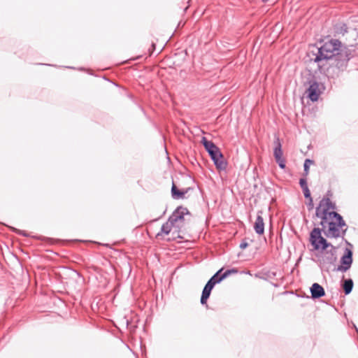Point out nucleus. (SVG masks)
<instances>
[{"label":"nucleus","mask_w":358,"mask_h":358,"mask_svg":"<svg viewBox=\"0 0 358 358\" xmlns=\"http://www.w3.org/2000/svg\"><path fill=\"white\" fill-rule=\"evenodd\" d=\"M299 184H300V186L302 188V189H303V188L308 187L307 181H306V179H305V178H301L299 180Z\"/></svg>","instance_id":"19"},{"label":"nucleus","mask_w":358,"mask_h":358,"mask_svg":"<svg viewBox=\"0 0 358 358\" xmlns=\"http://www.w3.org/2000/svg\"><path fill=\"white\" fill-rule=\"evenodd\" d=\"M210 292L211 291L209 289H207L205 287L203 288L201 297V303L202 305L206 304L207 300L210 295Z\"/></svg>","instance_id":"14"},{"label":"nucleus","mask_w":358,"mask_h":358,"mask_svg":"<svg viewBox=\"0 0 358 358\" xmlns=\"http://www.w3.org/2000/svg\"><path fill=\"white\" fill-rule=\"evenodd\" d=\"M222 271V268L220 269L215 275L210 278L215 279L213 282H216V284L224 280V278H222V273L221 274Z\"/></svg>","instance_id":"15"},{"label":"nucleus","mask_w":358,"mask_h":358,"mask_svg":"<svg viewBox=\"0 0 358 358\" xmlns=\"http://www.w3.org/2000/svg\"><path fill=\"white\" fill-rule=\"evenodd\" d=\"M173 228L175 229L173 224L168 220V221L162 226L161 233H158L157 236H159L162 234L168 235Z\"/></svg>","instance_id":"11"},{"label":"nucleus","mask_w":358,"mask_h":358,"mask_svg":"<svg viewBox=\"0 0 358 358\" xmlns=\"http://www.w3.org/2000/svg\"><path fill=\"white\" fill-rule=\"evenodd\" d=\"M324 89V87L322 84L316 81H313L310 83L306 91L307 96L312 101H317L320 97V95L322 93Z\"/></svg>","instance_id":"6"},{"label":"nucleus","mask_w":358,"mask_h":358,"mask_svg":"<svg viewBox=\"0 0 358 358\" xmlns=\"http://www.w3.org/2000/svg\"><path fill=\"white\" fill-rule=\"evenodd\" d=\"M303 194H304L305 198H306V199H310L311 198L310 192V190L308 189V187H306V188H303Z\"/></svg>","instance_id":"20"},{"label":"nucleus","mask_w":358,"mask_h":358,"mask_svg":"<svg viewBox=\"0 0 358 358\" xmlns=\"http://www.w3.org/2000/svg\"><path fill=\"white\" fill-rule=\"evenodd\" d=\"M152 47L153 49H155V45L154 43H152Z\"/></svg>","instance_id":"25"},{"label":"nucleus","mask_w":358,"mask_h":358,"mask_svg":"<svg viewBox=\"0 0 358 358\" xmlns=\"http://www.w3.org/2000/svg\"><path fill=\"white\" fill-rule=\"evenodd\" d=\"M15 231H17V234H22V235H23L24 236H27V234H26V233H24V232H23V231H20V230H16V229H15Z\"/></svg>","instance_id":"24"},{"label":"nucleus","mask_w":358,"mask_h":358,"mask_svg":"<svg viewBox=\"0 0 358 358\" xmlns=\"http://www.w3.org/2000/svg\"><path fill=\"white\" fill-rule=\"evenodd\" d=\"M248 243H241V245H240V248L241 249H245L248 247Z\"/></svg>","instance_id":"23"},{"label":"nucleus","mask_w":358,"mask_h":358,"mask_svg":"<svg viewBox=\"0 0 358 358\" xmlns=\"http://www.w3.org/2000/svg\"><path fill=\"white\" fill-rule=\"evenodd\" d=\"M313 164V161L309 159H306L304 162L303 168H304V172L305 175L307 176L308 174L309 171V166L310 164Z\"/></svg>","instance_id":"16"},{"label":"nucleus","mask_w":358,"mask_h":358,"mask_svg":"<svg viewBox=\"0 0 358 358\" xmlns=\"http://www.w3.org/2000/svg\"><path fill=\"white\" fill-rule=\"evenodd\" d=\"M355 330H356V331H357V334H358V329L357 328V327H356V326H355Z\"/></svg>","instance_id":"26"},{"label":"nucleus","mask_w":358,"mask_h":358,"mask_svg":"<svg viewBox=\"0 0 358 358\" xmlns=\"http://www.w3.org/2000/svg\"><path fill=\"white\" fill-rule=\"evenodd\" d=\"M336 209V204L330 199L324 197L315 210V216L321 220L320 224L325 236L328 238H343L348 226L342 216L329 210Z\"/></svg>","instance_id":"1"},{"label":"nucleus","mask_w":358,"mask_h":358,"mask_svg":"<svg viewBox=\"0 0 358 358\" xmlns=\"http://www.w3.org/2000/svg\"><path fill=\"white\" fill-rule=\"evenodd\" d=\"M202 143L214 162L216 167L220 170H224L227 167V163L224 161L223 155L220 152L219 148L216 146L212 141H208L206 138H203Z\"/></svg>","instance_id":"3"},{"label":"nucleus","mask_w":358,"mask_h":358,"mask_svg":"<svg viewBox=\"0 0 358 358\" xmlns=\"http://www.w3.org/2000/svg\"><path fill=\"white\" fill-rule=\"evenodd\" d=\"M237 272H238V271L236 268L228 269L222 273V278H224H224H227L228 276H229L231 274H234V273H236Z\"/></svg>","instance_id":"18"},{"label":"nucleus","mask_w":358,"mask_h":358,"mask_svg":"<svg viewBox=\"0 0 358 358\" xmlns=\"http://www.w3.org/2000/svg\"><path fill=\"white\" fill-rule=\"evenodd\" d=\"M264 1H267L268 0H263Z\"/></svg>","instance_id":"27"},{"label":"nucleus","mask_w":358,"mask_h":358,"mask_svg":"<svg viewBox=\"0 0 358 358\" xmlns=\"http://www.w3.org/2000/svg\"><path fill=\"white\" fill-rule=\"evenodd\" d=\"M254 229L257 234H263L264 232V220L262 215H260V212L258 213L255 224Z\"/></svg>","instance_id":"9"},{"label":"nucleus","mask_w":358,"mask_h":358,"mask_svg":"<svg viewBox=\"0 0 358 358\" xmlns=\"http://www.w3.org/2000/svg\"><path fill=\"white\" fill-rule=\"evenodd\" d=\"M214 278H210L208 282L205 285V288L207 289H209L210 291H212V289H213L214 286L216 284V282H213L214 281Z\"/></svg>","instance_id":"17"},{"label":"nucleus","mask_w":358,"mask_h":358,"mask_svg":"<svg viewBox=\"0 0 358 358\" xmlns=\"http://www.w3.org/2000/svg\"><path fill=\"white\" fill-rule=\"evenodd\" d=\"M341 265L337 267V271L345 272L350 269L352 264V252L350 249L345 248V254L341 259Z\"/></svg>","instance_id":"7"},{"label":"nucleus","mask_w":358,"mask_h":358,"mask_svg":"<svg viewBox=\"0 0 358 358\" xmlns=\"http://www.w3.org/2000/svg\"><path fill=\"white\" fill-rule=\"evenodd\" d=\"M341 42L336 39H331L317 48V53L315 58V62L323 60H330L331 65L337 69L336 74L344 71L350 59V52L346 48L340 49Z\"/></svg>","instance_id":"2"},{"label":"nucleus","mask_w":358,"mask_h":358,"mask_svg":"<svg viewBox=\"0 0 358 358\" xmlns=\"http://www.w3.org/2000/svg\"><path fill=\"white\" fill-rule=\"evenodd\" d=\"M276 144L277 145L274 148L273 155H274L275 160H279V159L282 158V151L281 149V144H280L278 138L276 141Z\"/></svg>","instance_id":"12"},{"label":"nucleus","mask_w":358,"mask_h":358,"mask_svg":"<svg viewBox=\"0 0 358 358\" xmlns=\"http://www.w3.org/2000/svg\"><path fill=\"white\" fill-rule=\"evenodd\" d=\"M309 208H313V199L312 197L310 199H309V202H308V204Z\"/></svg>","instance_id":"22"},{"label":"nucleus","mask_w":358,"mask_h":358,"mask_svg":"<svg viewBox=\"0 0 358 358\" xmlns=\"http://www.w3.org/2000/svg\"><path fill=\"white\" fill-rule=\"evenodd\" d=\"M276 162L278 163V166L281 168V169H285V160L282 158H280L279 160H275Z\"/></svg>","instance_id":"21"},{"label":"nucleus","mask_w":358,"mask_h":358,"mask_svg":"<svg viewBox=\"0 0 358 358\" xmlns=\"http://www.w3.org/2000/svg\"><path fill=\"white\" fill-rule=\"evenodd\" d=\"M189 213L187 208L179 206L172 215L169 217V220L173 224L177 231L182 227L184 222V216Z\"/></svg>","instance_id":"5"},{"label":"nucleus","mask_w":358,"mask_h":358,"mask_svg":"<svg viewBox=\"0 0 358 358\" xmlns=\"http://www.w3.org/2000/svg\"><path fill=\"white\" fill-rule=\"evenodd\" d=\"M322 228L315 227L310 232V241L315 250H326L328 247L333 245L329 243L327 240L322 236Z\"/></svg>","instance_id":"4"},{"label":"nucleus","mask_w":358,"mask_h":358,"mask_svg":"<svg viewBox=\"0 0 358 358\" xmlns=\"http://www.w3.org/2000/svg\"><path fill=\"white\" fill-rule=\"evenodd\" d=\"M310 289L313 299H319L325 295L324 288L317 282L313 283Z\"/></svg>","instance_id":"8"},{"label":"nucleus","mask_w":358,"mask_h":358,"mask_svg":"<svg viewBox=\"0 0 358 358\" xmlns=\"http://www.w3.org/2000/svg\"><path fill=\"white\" fill-rule=\"evenodd\" d=\"M353 285H354L353 281L350 278L345 279L343 281L342 287H343L344 292L346 295L349 294L352 292Z\"/></svg>","instance_id":"10"},{"label":"nucleus","mask_w":358,"mask_h":358,"mask_svg":"<svg viewBox=\"0 0 358 358\" xmlns=\"http://www.w3.org/2000/svg\"><path fill=\"white\" fill-rule=\"evenodd\" d=\"M185 192H182L180 190H178L175 185V184H173L171 187V194L173 199H180L182 198L185 195Z\"/></svg>","instance_id":"13"}]
</instances>
